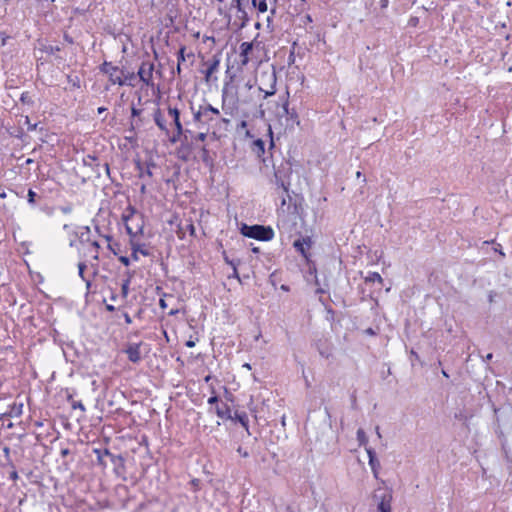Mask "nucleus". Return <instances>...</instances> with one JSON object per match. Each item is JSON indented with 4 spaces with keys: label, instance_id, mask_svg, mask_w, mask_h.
<instances>
[{
    "label": "nucleus",
    "instance_id": "nucleus-1",
    "mask_svg": "<svg viewBox=\"0 0 512 512\" xmlns=\"http://www.w3.org/2000/svg\"><path fill=\"white\" fill-rule=\"evenodd\" d=\"M194 121L199 127H214L220 118V111L210 104L201 105L198 111L194 112Z\"/></svg>",
    "mask_w": 512,
    "mask_h": 512
},
{
    "label": "nucleus",
    "instance_id": "nucleus-2",
    "mask_svg": "<svg viewBox=\"0 0 512 512\" xmlns=\"http://www.w3.org/2000/svg\"><path fill=\"white\" fill-rule=\"evenodd\" d=\"M241 234L259 241H270L274 238V230L270 226L242 224Z\"/></svg>",
    "mask_w": 512,
    "mask_h": 512
},
{
    "label": "nucleus",
    "instance_id": "nucleus-3",
    "mask_svg": "<svg viewBox=\"0 0 512 512\" xmlns=\"http://www.w3.org/2000/svg\"><path fill=\"white\" fill-rule=\"evenodd\" d=\"M372 498L377 503L378 512H392L391 503L393 500V494L390 488L378 487Z\"/></svg>",
    "mask_w": 512,
    "mask_h": 512
},
{
    "label": "nucleus",
    "instance_id": "nucleus-4",
    "mask_svg": "<svg viewBox=\"0 0 512 512\" xmlns=\"http://www.w3.org/2000/svg\"><path fill=\"white\" fill-rule=\"evenodd\" d=\"M281 102V110L278 112L279 117H285L287 125H300L298 113L294 108H289V92L286 91L285 95L279 96Z\"/></svg>",
    "mask_w": 512,
    "mask_h": 512
},
{
    "label": "nucleus",
    "instance_id": "nucleus-5",
    "mask_svg": "<svg viewBox=\"0 0 512 512\" xmlns=\"http://www.w3.org/2000/svg\"><path fill=\"white\" fill-rule=\"evenodd\" d=\"M260 81L259 90L264 92V98L273 96L276 93L277 76L274 70L262 72Z\"/></svg>",
    "mask_w": 512,
    "mask_h": 512
},
{
    "label": "nucleus",
    "instance_id": "nucleus-6",
    "mask_svg": "<svg viewBox=\"0 0 512 512\" xmlns=\"http://www.w3.org/2000/svg\"><path fill=\"white\" fill-rule=\"evenodd\" d=\"M129 211H130L129 214L123 215V221L125 223V227H126V231H127L128 235H130L131 237H135L138 234L143 233V221L141 218H139L134 227L132 225V223L137 220L135 218L136 211L132 207H129Z\"/></svg>",
    "mask_w": 512,
    "mask_h": 512
},
{
    "label": "nucleus",
    "instance_id": "nucleus-7",
    "mask_svg": "<svg viewBox=\"0 0 512 512\" xmlns=\"http://www.w3.org/2000/svg\"><path fill=\"white\" fill-rule=\"evenodd\" d=\"M90 228L88 226L82 227L79 242L86 246L87 251L90 253L92 259L98 261L99 259V248L100 245L97 241H91L89 239Z\"/></svg>",
    "mask_w": 512,
    "mask_h": 512
},
{
    "label": "nucleus",
    "instance_id": "nucleus-8",
    "mask_svg": "<svg viewBox=\"0 0 512 512\" xmlns=\"http://www.w3.org/2000/svg\"><path fill=\"white\" fill-rule=\"evenodd\" d=\"M154 64L150 61L143 62L138 70L140 80L147 86H153Z\"/></svg>",
    "mask_w": 512,
    "mask_h": 512
},
{
    "label": "nucleus",
    "instance_id": "nucleus-9",
    "mask_svg": "<svg viewBox=\"0 0 512 512\" xmlns=\"http://www.w3.org/2000/svg\"><path fill=\"white\" fill-rule=\"evenodd\" d=\"M251 3L259 13H265L270 9L272 16L276 14L277 0H251Z\"/></svg>",
    "mask_w": 512,
    "mask_h": 512
},
{
    "label": "nucleus",
    "instance_id": "nucleus-10",
    "mask_svg": "<svg viewBox=\"0 0 512 512\" xmlns=\"http://www.w3.org/2000/svg\"><path fill=\"white\" fill-rule=\"evenodd\" d=\"M141 346L142 342L139 343H129L125 348L124 352L127 355L128 359L132 363H138L142 359L141 355Z\"/></svg>",
    "mask_w": 512,
    "mask_h": 512
},
{
    "label": "nucleus",
    "instance_id": "nucleus-11",
    "mask_svg": "<svg viewBox=\"0 0 512 512\" xmlns=\"http://www.w3.org/2000/svg\"><path fill=\"white\" fill-rule=\"evenodd\" d=\"M239 64L241 67L246 66L250 62V54L253 50L252 42H242L239 46Z\"/></svg>",
    "mask_w": 512,
    "mask_h": 512
},
{
    "label": "nucleus",
    "instance_id": "nucleus-12",
    "mask_svg": "<svg viewBox=\"0 0 512 512\" xmlns=\"http://www.w3.org/2000/svg\"><path fill=\"white\" fill-rule=\"evenodd\" d=\"M366 453L369 458V466L372 470V473L376 479H378L380 463L376 458L375 451L371 447H366Z\"/></svg>",
    "mask_w": 512,
    "mask_h": 512
},
{
    "label": "nucleus",
    "instance_id": "nucleus-13",
    "mask_svg": "<svg viewBox=\"0 0 512 512\" xmlns=\"http://www.w3.org/2000/svg\"><path fill=\"white\" fill-rule=\"evenodd\" d=\"M168 116L172 119L173 124L175 126V129L178 130V132H181L183 128V125L180 120V111L177 107L169 105L167 108Z\"/></svg>",
    "mask_w": 512,
    "mask_h": 512
},
{
    "label": "nucleus",
    "instance_id": "nucleus-14",
    "mask_svg": "<svg viewBox=\"0 0 512 512\" xmlns=\"http://www.w3.org/2000/svg\"><path fill=\"white\" fill-rule=\"evenodd\" d=\"M109 81L114 85L118 84L122 86L126 84V80L124 79V71L119 67L115 66L113 69H111Z\"/></svg>",
    "mask_w": 512,
    "mask_h": 512
},
{
    "label": "nucleus",
    "instance_id": "nucleus-15",
    "mask_svg": "<svg viewBox=\"0 0 512 512\" xmlns=\"http://www.w3.org/2000/svg\"><path fill=\"white\" fill-rule=\"evenodd\" d=\"M312 245L310 237H304L296 240L293 246L299 251L304 257H306V249H309Z\"/></svg>",
    "mask_w": 512,
    "mask_h": 512
},
{
    "label": "nucleus",
    "instance_id": "nucleus-16",
    "mask_svg": "<svg viewBox=\"0 0 512 512\" xmlns=\"http://www.w3.org/2000/svg\"><path fill=\"white\" fill-rule=\"evenodd\" d=\"M22 403H13L9 405L8 410L2 414L3 417L15 418L22 414Z\"/></svg>",
    "mask_w": 512,
    "mask_h": 512
},
{
    "label": "nucleus",
    "instance_id": "nucleus-17",
    "mask_svg": "<svg viewBox=\"0 0 512 512\" xmlns=\"http://www.w3.org/2000/svg\"><path fill=\"white\" fill-rule=\"evenodd\" d=\"M153 119L155 121V124L157 125V127L165 132L166 134H168V128H167V125H166V122H165V119H164V116L161 112V110L159 108H157L154 113H153Z\"/></svg>",
    "mask_w": 512,
    "mask_h": 512
},
{
    "label": "nucleus",
    "instance_id": "nucleus-18",
    "mask_svg": "<svg viewBox=\"0 0 512 512\" xmlns=\"http://www.w3.org/2000/svg\"><path fill=\"white\" fill-rule=\"evenodd\" d=\"M205 65L207 66V68L204 72L205 79H206V81H209L211 75L218 70L219 65H220V60L218 58L214 57L211 61L207 62Z\"/></svg>",
    "mask_w": 512,
    "mask_h": 512
},
{
    "label": "nucleus",
    "instance_id": "nucleus-19",
    "mask_svg": "<svg viewBox=\"0 0 512 512\" xmlns=\"http://www.w3.org/2000/svg\"><path fill=\"white\" fill-rule=\"evenodd\" d=\"M232 421H235V422H239L242 427H244L247 431H248V424H249V420H248V416L245 412H238V411H235L233 414H232Z\"/></svg>",
    "mask_w": 512,
    "mask_h": 512
},
{
    "label": "nucleus",
    "instance_id": "nucleus-20",
    "mask_svg": "<svg viewBox=\"0 0 512 512\" xmlns=\"http://www.w3.org/2000/svg\"><path fill=\"white\" fill-rule=\"evenodd\" d=\"M216 414L221 419H232L231 409L227 404L217 405Z\"/></svg>",
    "mask_w": 512,
    "mask_h": 512
},
{
    "label": "nucleus",
    "instance_id": "nucleus-21",
    "mask_svg": "<svg viewBox=\"0 0 512 512\" xmlns=\"http://www.w3.org/2000/svg\"><path fill=\"white\" fill-rule=\"evenodd\" d=\"M229 9H235L239 14L240 18L247 19V13L242 6V0H231L229 4Z\"/></svg>",
    "mask_w": 512,
    "mask_h": 512
},
{
    "label": "nucleus",
    "instance_id": "nucleus-22",
    "mask_svg": "<svg viewBox=\"0 0 512 512\" xmlns=\"http://www.w3.org/2000/svg\"><path fill=\"white\" fill-rule=\"evenodd\" d=\"M131 245H132V254H131L132 260L138 261L139 260L138 254H142L143 256L149 255L148 250L142 248L140 244L131 242Z\"/></svg>",
    "mask_w": 512,
    "mask_h": 512
},
{
    "label": "nucleus",
    "instance_id": "nucleus-23",
    "mask_svg": "<svg viewBox=\"0 0 512 512\" xmlns=\"http://www.w3.org/2000/svg\"><path fill=\"white\" fill-rule=\"evenodd\" d=\"M366 283H378L380 285L383 284V278L381 275L377 272H369L367 276L365 277Z\"/></svg>",
    "mask_w": 512,
    "mask_h": 512
},
{
    "label": "nucleus",
    "instance_id": "nucleus-24",
    "mask_svg": "<svg viewBox=\"0 0 512 512\" xmlns=\"http://www.w3.org/2000/svg\"><path fill=\"white\" fill-rule=\"evenodd\" d=\"M187 133H190V131L182 129L181 132H178V130L175 129V132L173 133L172 137L170 138V142L176 143V142L180 141L182 139V137L186 140Z\"/></svg>",
    "mask_w": 512,
    "mask_h": 512
},
{
    "label": "nucleus",
    "instance_id": "nucleus-25",
    "mask_svg": "<svg viewBox=\"0 0 512 512\" xmlns=\"http://www.w3.org/2000/svg\"><path fill=\"white\" fill-rule=\"evenodd\" d=\"M357 440L360 446H364L365 448L368 447V437L364 430L361 428L357 430Z\"/></svg>",
    "mask_w": 512,
    "mask_h": 512
},
{
    "label": "nucleus",
    "instance_id": "nucleus-26",
    "mask_svg": "<svg viewBox=\"0 0 512 512\" xmlns=\"http://www.w3.org/2000/svg\"><path fill=\"white\" fill-rule=\"evenodd\" d=\"M275 181H276V185H277L278 187L282 188V189H283V191H284L285 193H287V194H288V191H289V185H290V183L285 182L284 180H282V179L279 177L278 172H275Z\"/></svg>",
    "mask_w": 512,
    "mask_h": 512
},
{
    "label": "nucleus",
    "instance_id": "nucleus-27",
    "mask_svg": "<svg viewBox=\"0 0 512 512\" xmlns=\"http://www.w3.org/2000/svg\"><path fill=\"white\" fill-rule=\"evenodd\" d=\"M85 269H86V264L84 262H79L78 263V274L82 278V280L87 283V286H89L90 285V280L86 279L85 276H84V270Z\"/></svg>",
    "mask_w": 512,
    "mask_h": 512
},
{
    "label": "nucleus",
    "instance_id": "nucleus-28",
    "mask_svg": "<svg viewBox=\"0 0 512 512\" xmlns=\"http://www.w3.org/2000/svg\"><path fill=\"white\" fill-rule=\"evenodd\" d=\"M129 285H130V278L123 281V283L121 285V292H122L123 297H127L128 293H129Z\"/></svg>",
    "mask_w": 512,
    "mask_h": 512
},
{
    "label": "nucleus",
    "instance_id": "nucleus-29",
    "mask_svg": "<svg viewBox=\"0 0 512 512\" xmlns=\"http://www.w3.org/2000/svg\"><path fill=\"white\" fill-rule=\"evenodd\" d=\"M115 66L110 62H104L101 66V71L108 76L110 75L111 69H113Z\"/></svg>",
    "mask_w": 512,
    "mask_h": 512
},
{
    "label": "nucleus",
    "instance_id": "nucleus-30",
    "mask_svg": "<svg viewBox=\"0 0 512 512\" xmlns=\"http://www.w3.org/2000/svg\"><path fill=\"white\" fill-rule=\"evenodd\" d=\"M185 50H186V47L185 46H182L179 51H178V54H177V61L179 64H181L182 62L185 61Z\"/></svg>",
    "mask_w": 512,
    "mask_h": 512
},
{
    "label": "nucleus",
    "instance_id": "nucleus-31",
    "mask_svg": "<svg viewBox=\"0 0 512 512\" xmlns=\"http://www.w3.org/2000/svg\"><path fill=\"white\" fill-rule=\"evenodd\" d=\"M223 257H224V261L230 265L232 268L235 267V266H238L240 261L239 260H233V259H229L226 255V253L224 252L223 253Z\"/></svg>",
    "mask_w": 512,
    "mask_h": 512
},
{
    "label": "nucleus",
    "instance_id": "nucleus-32",
    "mask_svg": "<svg viewBox=\"0 0 512 512\" xmlns=\"http://www.w3.org/2000/svg\"><path fill=\"white\" fill-rule=\"evenodd\" d=\"M71 407L72 409H80L82 412H85V406L81 401H71Z\"/></svg>",
    "mask_w": 512,
    "mask_h": 512
},
{
    "label": "nucleus",
    "instance_id": "nucleus-33",
    "mask_svg": "<svg viewBox=\"0 0 512 512\" xmlns=\"http://www.w3.org/2000/svg\"><path fill=\"white\" fill-rule=\"evenodd\" d=\"M36 195L37 194L32 189L28 190L27 197H28V203L29 204H31V205L35 204V197H36Z\"/></svg>",
    "mask_w": 512,
    "mask_h": 512
},
{
    "label": "nucleus",
    "instance_id": "nucleus-34",
    "mask_svg": "<svg viewBox=\"0 0 512 512\" xmlns=\"http://www.w3.org/2000/svg\"><path fill=\"white\" fill-rule=\"evenodd\" d=\"M104 238L108 241V248L113 252L114 255H117V251L115 250L114 246L111 244L112 236L105 235Z\"/></svg>",
    "mask_w": 512,
    "mask_h": 512
},
{
    "label": "nucleus",
    "instance_id": "nucleus-35",
    "mask_svg": "<svg viewBox=\"0 0 512 512\" xmlns=\"http://www.w3.org/2000/svg\"><path fill=\"white\" fill-rule=\"evenodd\" d=\"M59 209L64 214H70L73 211V207L71 204L61 206Z\"/></svg>",
    "mask_w": 512,
    "mask_h": 512
},
{
    "label": "nucleus",
    "instance_id": "nucleus-36",
    "mask_svg": "<svg viewBox=\"0 0 512 512\" xmlns=\"http://www.w3.org/2000/svg\"><path fill=\"white\" fill-rule=\"evenodd\" d=\"M254 145L257 147L259 152H264V142L261 139H258L254 142Z\"/></svg>",
    "mask_w": 512,
    "mask_h": 512
},
{
    "label": "nucleus",
    "instance_id": "nucleus-37",
    "mask_svg": "<svg viewBox=\"0 0 512 512\" xmlns=\"http://www.w3.org/2000/svg\"><path fill=\"white\" fill-rule=\"evenodd\" d=\"M119 261L124 264L125 266H129L130 265V258L126 257V256H120L119 257Z\"/></svg>",
    "mask_w": 512,
    "mask_h": 512
},
{
    "label": "nucleus",
    "instance_id": "nucleus-38",
    "mask_svg": "<svg viewBox=\"0 0 512 512\" xmlns=\"http://www.w3.org/2000/svg\"><path fill=\"white\" fill-rule=\"evenodd\" d=\"M237 452L244 458H247L249 456L248 451L243 449L242 447H238Z\"/></svg>",
    "mask_w": 512,
    "mask_h": 512
},
{
    "label": "nucleus",
    "instance_id": "nucleus-39",
    "mask_svg": "<svg viewBox=\"0 0 512 512\" xmlns=\"http://www.w3.org/2000/svg\"><path fill=\"white\" fill-rule=\"evenodd\" d=\"M140 114H141V110L140 109H137L135 107L131 108V115H132V117H139Z\"/></svg>",
    "mask_w": 512,
    "mask_h": 512
},
{
    "label": "nucleus",
    "instance_id": "nucleus-40",
    "mask_svg": "<svg viewBox=\"0 0 512 512\" xmlns=\"http://www.w3.org/2000/svg\"><path fill=\"white\" fill-rule=\"evenodd\" d=\"M206 137H207V134L204 132H201V133H198V135L196 136V139L201 142H204L206 140Z\"/></svg>",
    "mask_w": 512,
    "mask_h": 512
},
{
    "label": "nucleus",
    "instance_id": "nucleus-41",
    "mask_svg": "<svg viewBox=\"0 0 512 512\" xmlns=\"http://www.w3.org/2000/svg\"><path fill=\"white\" fill-rule=\"evenodd\" d=\"M185 345L189 348H193L196 345V341L190 338L189 340L186 341Z\"/></svg>",
    "mask_w": 512,
    "mask_h": 512
},
{
    "label": "nucleus",
    "instance_id": "nucleus-42",
    "mask_svg": "<svg viewBox=\"0 0 512 512\" xmlns=\"http://www.w3.org/2000/svg\"><path fill=\"white\" fill-rule=\"evenodd\" d=\"M216 403H218V397L216 395H213L208 399V404L212 405Z\"/></svg>",
    "mask_w": 512,
    "mask_h": 512
},
{
    "label": "nucleus",
    "instance_id": "nucleus-43",
    "mask_svg": "<svg viewBox=\"0 0 512 512\" xmlns=\"http://www.w3.org/2000/svg\"><path fill=\"white\" fill-rule=\"evenodd\" d=\"M139 121H140V119L131 121V127H130L131 132H133L135 130V127L139 126Z\"/></svg>",
    "mask_w": 512,
    "mask_h": 512
},
{
    "label": "nucleus",
    "instance_id": "nucleus-44",
    "mask_svg": "<svg viewBox=\"0 0 512 512\" xmlns=\"http://www.w3.org/2000/svg\"><path fill=\"white\" fill-rule=\"evenodd\" d=\"M237 267L238 266H235V267L232 268L233 269V273H232V275L230 277L236 278V279L240 280Z\"/></svg>",
    "mask_w": 512,
    "mask_h": 512
},
{
    "label": "nucleus",
    "instance_id": "nucleus-45",
    "mask_svg": "<svg viewBox=\"0 0 512 512\" xmlns=\"http://www.w3.org/2000/svg\"><path fill=\"white\" fill-rule=\"evenodd\" d=\"M388 4H389V1L388 0H381L380 1V6L382 9H385L388 7Z\"/></svg>",
    "mask_w": 512,
    "mask_h": 512
},
{
    "label": "nucleus",
    "instance_id": "nucleus-46",
    "mask_svg": "<svg viewBox=\"0 0 512 512\" xmlns=\"http://www.w3.org/2000/svg\"><path fill=\"white\" fill-rule=\"evenodd\" d=\"M95 453L97 454L98 461L102 462V452L98 449L95 450Z\"/></svg>",
    "mask_w": 512,
    "mask_h": 512
},
{
    "label": "nucleus",
    "instance_id": "nucleus-47",
    "mask_svg": "<svg viewBox=\"0 0 512 512\" xmlns=\"http://www.w3.org/2000/svg\"><path fill=\"white\" fill-rule=\"evenodd\" d=\"M0 36L2 37V43H1V45H2V46H5V44H6V40H7V38H8V37H7V36H5L3 32H0Z\"/></svg>",
    "mask_w": 512,
    "mask_h": 512
},
{
    "label": "nucleus",
    "instance_id": "nucleus-48",
    "mask_svg": "<svg viewBox=\"0 0 512 512\" xmlns=\"http://www.w3.org/2000/svg\"><path fill=\"white\" fill-rule=\"evenodd\" d=\"M71 81H72L74 87H77V88L80 87V81L78 78H76L75 80H71Z\"/></svg>",
    "mask_w": 512,
    "mask_h": 512
},
{
    "label": "nucleus",
    "instance_id": "nucleus-49",
    "mask_svg": "<svg viewBox=\"0 0 512 512\" xmlns=\"http://www.w3.org/2000/svg\"><path fill=\"white\" fill-rule=\"evenodd\" d=\"M60 453L63 457H65L70 453V451H69V449L65 448V449H62Z\"/></svg>",
    "mask_w": 512,
    "mask_h": 512
},
{
    "label": "nucleus",
    "instance_id": "nucleus-50",
    "mask_svg": "<svg viewBox=\"0 0 512 512\" xmlns=\"http://www.w3.org/2000/svg\"><path fill=\"white\" fill-rule=\"evenodd\" d=\"M133 78H134V74H133V73L128 74V75H125V74H124V79L126 80V82H127L128 80L133 79Z\"/></svg>",
    "mask_w": 512,
    "mask_h": 512
},
{
    "label": "nucleus",
    "instance_id": "nucleus-51",
    "mask_svg": "<svg viewBox=\"0 0 512 512\" xmlns=\"http://www.w3.org/2000/svg\"><path fill=\"white\" fill-rule=\"evenodd\" d=\"M304 18H305V22H307V23H311L313 21L311 15H309V14L305 15Z\"/></svg>",
    "mask_w": 512,
    "mask_h": 512
},
{
    "label": "nucleus",
    "instance_id": "nucleus-52",
    "mask_svg": "<svg viewBox=\"0 0 512 512\" xmlns=\"http://www.w3.org/2000/svg\"><path fill=\"white\" fill-rule=\"evenodd\" d=\"M218 122H223V123H225V124H229V123H230V120H229V119H227V118H221V117H220V118H219V120H218Z\"/></svg>",
    "mask_w": 512,
    "mask_h": 512
},
{
    "label": "nucleus",
    "instance_id": "nucleus-53",
    "mask_svg": "<svg viewBox=\"0 0 512 512\" xmlns=\"http://www.w3.org/2000/svg\"><path fill=\"white\" fill-rule=\"evenodd\" d=\"M159 304H160L161 308H163V309L166 308V303H165L164 299H160Z\"/></svg>",
    "mask_w": 512,
    "mask_h": 512
},
{
    "label": "nucleus",
    "instance_id": "nucleus-54",
    "mask_svg": "<svg viewBox=\"0 0 512 512\" xmlns=\"http://www.w3.org/2000/svg\"><path fill=\"white\" fill-rule=\"evenodd\" d=\"M189 231H190V234H191V235H194V233H195V228H194V226H193L192 224H190V225H189Z\"/></svg>",
    "mask_w": 512,
    "mask_h": 512
},
{
    "label": "nucleus",
    "instance_id": "nucleus-55",
    "mask_svg": "<svg viewBox=\"0 0 512 512\" xmlns=\"http://www.w3.org/2000/svg\"><path fill=\"white\" fill-rule=\"evenodd\" d=\"M131 321H132V320H131L130 316H129L128 314H125V322H126L127 324H130V323H131Z\"/></svg>",
    "mask_w": 512,
    "mask_h": 512
},
{
    "label": "nucleus",
    "instance_id": "nucleus-56",
    "mask_svg": "<svg viewBox=\"0 0 512 512\" xmlns=\"http://www.w3.org/2000/svg\"><path fill=\"white\" fill-rule=\"evenodd\" d=\"M495 251L499 252L502 256H504L505 254L502 252L501 250V245L498 244V247L495 248Z\"/></svg>",
    "mask_w": 512,
    "mask_h": 512
},
{
    "label": "nucleus",
    "instance_id": "nucleus-57",
    "mask_svg": "<svg viewBox=\"0 0 512 512\" xmlns=\"http://www.w3.org/2000/svg\"><path fill=\"white\" fill-rule=\"evenodd\" d=\"M376 435H377L378 438L382 437L381 432H380V428L378 426L376 427Z\"/></svg>",
    "mask_w": 512,
    "mask_h": 512
},
{
    "label": "nucleus",
    "instance_id": "nucleus-58",
    "mask_svg": "<svg viewBox=\"0 0 512 512\" xmlns=\"http://www.w3.org/2000/svg\"><path fill=\"white\" fill-rule=\"evenodd\" d=\"M71 228L72 227L70 225H68V224H64V226H63V229L68 231V232L71 230Z\"/></svg>",
    "mask_w": 512,
    "mask_h": 512
},
{
    "label": "nucleus",
    "instance_id": "nucleus-59",
    "mask_svg": "<svg viewBox=\"0 0 512 512\" xmlns=\"http://www.w3.org/2000/svg\"><path fill=\"white\" fill-rule=\"evenodd\" d=\"M107 109L105 107H99L98 108V114H102L103 112H105Z\"/></svg>",
    "mask_w": 512,
    "mask_h": 512
},
{
    "label": "nucleus",
    "instance_id": "nucleus-60",
    "mask_svg": "<svg viewBox=\"0 0 512 512\" xmlns=\"http://www.w3.org/2000/svg\"><path fill=\"white\" fill-rule=\"evenodd\" d=\"M103 454H104V455H107V456H111V457H113V455H112V454L109 452V450H107V449H105V450L103 451Z\"/></svg>",
    "mask_w": 512,
    "mask_h": 512
},
{
    "label": "nucleus",
    "instance_id": "nucleus-61",
    "mask_svg": "<svg viewBox=\"0 0 512 512\" xmlns=\"http://www.w3.org/2000/svg\"><path fill=\"white\" fill-rule=\"evenodd\" d=\"M198 483H199V480H197V479H193V480L191 481V484H192V485H194V486H197V485H198Z\"/></svg>",
    "mask_w": 512,
    "mask_h": 512
},
{
    "label": "nucleus",
    "instance_id": "nucleus-62",
    "mask_svg": "<svg viewBox=\"0 0 512 512\" xmlns=\"http://www.w3.org/2000/svg\"><path fill=\"white\" fill-rule=\"evenodd\" d=\"M243 367L248 369V370H251V365L249 363L243 364Z\"/></svg>",
    "mask_w": 512,
    "mask_h": 512
},
{
    "label": "nucleus",
    "instance_id": "nucleus-63",
    "mask_svg": "<svg viewBox=\"0 0 512 512\" xmlns=\"http://www.w3.org/2000/svg\"><path fill=\"white\" fill-rule=\"evenodd\" d=\"M69 245L71 247L75 246L76 245V241L74 239H71Z\"/></svg>",
    "mask_w": 512,
    "mask_h": 512
},
{
    "label": "nucleus",
    "instance_id": "nucleus-64",
    "mask_svg": "<svg viewBox=\"0 0 512 512\" xmlns=\"http://www.w3.org/2000/svg\"><path fill=\"white\" fill-rule=\"evenodd\" d=\"M11 478H12V479H17V478H18L17 472H13V473L11 474Z\"/></svg>",
    "mask_w": 512,
    "mask_h": 512
}]
</instances>
